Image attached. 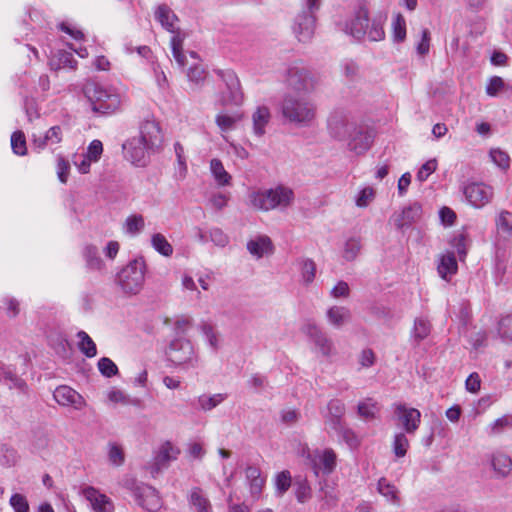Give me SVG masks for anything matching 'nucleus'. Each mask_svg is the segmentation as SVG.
I'll return each mask as SVG.
<instances>
[{
    "instance_id": "obj_1",
    "label": "nucleus",
    "mask_w": 512,
    "mask_h": 512,
    "mask_svg": "<svg viewBox=\"0 0 512 512\" xmlns=\"http://www.w3.org/2000/svg\"><path fill=\"white\" fill-rule=\"evenodd\" d=\"M162 141L159 123L155 120H145L140 126L139 135L127 139L122 144L124 158L134 166L145 167L150 154L160 148Z\"/></svg>"
},
{
    "instance_id": "obj_2",
    "label": "nucleus",
    "mask_w": 512,
    "mask_h": 512,
    "mask_svg": "<svg viewBox=\"0 0 512 512\" xmlns=\"http://www.w3.org/2000/svg\"><path fill=\"white\" fill-rule=\"evenodd\" d=\"M385 21V14H378L370 19L367 2L359 1L353 16L339 25L342 31L357 41L367 38L369 41L377 42L385 38Z\"/></svg>"
},
{
    "instance_id": "obj_3",
    "label": "nucleus",
    "mask_w": 512,
    "mask_h": 512,
    "mask_svg": "<svg viewBox=\"0 0 512 512\" xmlns=\"http://www.w3.org/2000/svg\"><path fill=\"white\" fill-rule=\"evenodd\" d=\"M283 119L296 127H309L316 118V105L308 98L287 93L281 102Z\"/></svg>"
},
{
    "instance_id": "obj_4",
    "label": "nucleus",
    "mask_w": 512,
    "mask_h": 512,
    "mask_svg": "<svg viewBox=\"0 0 512 512\" xmlns=\"http://www.w3.org/2000/svg\"><path fill=\"white\" fill-rule=\"evenodd\" d=\"M294 192L291 188L279 185L270 189H259L249 194L250 205L260 211H284L294 202Z\"/></svg>"
},
{
    "instance_id": "obj_5",
    "label": "nucleus",
    "mask_w": 512,
    "mask_h": 512,
    "mask_svg": "<svg viewBox=\"0 0 512 512\" xmlns=\"http://www.w3.org/2000/svg\"><path fill=\"white\" fill-rule=\"evenodd\" d=\"M83 92L96 115H110L120 108L121 97L112 88L91 81L84 85Z\"/></svg>"
},
{
    "instance_id": "obj_6",
    "label": "nucleus",
    "mask_w": 512,
    "mask_h": 512,
    "mask_svg": "<svg viewBox=\"0 0 512 512\" xmlns=\"http://www.w3.org/2000/svg\"><path fill=\"white\" fill-rule=\"evenodd\" d=\"M167 361L170 366L187 372L200 365V357L192 342L185 337L174 338L166 349Z\"/></svg>"
},
{
    "instance_id": "obj_7",
    "label": "nucleus",
    "mask_w": 512,
    "mask_h": 512,
    "mask_svg": "<svg viewBox=\"0 0 512 512\" xmlns=\"http://www.w3.org/2000/svg\"><path fill=\"white\" fill-rule=\"evenodd\" d=\"M146 264L143 258L130 261L117 274V284L128 295L138 294L144 285Z\"/></svg>"
},
{
    "instance_id": "obj_8",
    "label": "nucleus",
    "mask_w": 512,
    "mask_h": 512,
    "mask_svg": "<svg viewBox=\"0 0 512 512\" xmlns=\"http://www.w3.org/2000/svg\"><path fill=\"white\" fill-rule=\"evenodd\" d=\"M124 487L129 490L139 506L148 512H157L161 509L163 502L158 491L145 483L138 482L134 478L124 481Z\"/></svg>"
},
{
    "instance_id": "obj_9",
    "label": "nucleus",
    "mask_w": 512,
    "mask_h": 512,
    "mask_svg": "<svg viewBox=\"0 0 512 512\" xmlns=\"http://www.w3.org/2000/svg\"><path fill=\"white\" fill-rule=\"evenodd\" d=\"M320 0H305L304 9L297 14L292 26L293 33L300 42H308L315 31V12L320 8Z\"/></svg>"
},
{
    "instance_id": "obj_10",
    "label": "nucleus",
    "mask_w": 512,
    "mask_h": 512,
    "mask_svg": "<svg viewBox=\"0 0 512 512\" xmlns=\"http://www.w3.org/2000/svg\"><path fill=\"white\" fill-rule=\"evenodd\" d=\"M286 84L295 92L310 93L314 90L316 81L307 68L293 65L287 69Z\"/></svg>"
},
{
    "instance_id": "obj_11",
    "label": "nucleus",
    "mask_w": 512,
    "mask_h": 512,
    "mask_svg": "<svg viewBox=\"0 0 512 512\" xmlns=\"http://www.w3.org/2000/svg\"><path fill=\"white\" fill-rule=\"evenodd\" d=\"M329 134L337 140H346L356 128L350 114L343 109H335L327 120Z\"/></svg>"
},
{
    "instance_id": "obj_12",
    "label": "nucleus",
    "mask_w": 512,
    "mask_h": 512,
    "mask_svg": "<svg viewBox=\"0 0 512 512\" xmlns=\"http://www.w3.org/2000/svg\"><path fill=\"white\" fill-rule=\"evenodd\" d=\"M463 193L467 201L475 208H482L493 198V188L482 182L469 183Z\"/></svg>"
},
{
    "instance_id": "obj_13",
    "label": "nucleus",
    "mask_w": 512,
    "mask_h": 512,
    "mask_svg": "<svg viewBox=\"0 0 512 512\" xmlns=\"http://www.w3.org/2000/svg\"><path fill=\"white\" fill-rule=\"evenodd\" d=\"M336 461V453L330 448L315 450L311 455V465L317 477L331 474L336 468Z\"/></svg>"
},
{
    "instance_id": "obj_14",
    "label": "nucleus",
    "mask_w": 512,
    "mask_h": 512,
    "mask_svg": "<svg viewBox=\"0 0 512 512\" xmlns=\"http://www.w3.org/2000/svg\"><path fill=\"white\" fill-rule=\"evenodd\" d=\"M395 417L407 434H414L421 422V413L416 408L407 407L405 404L394 405Z\"/></svg>"
},
{
    "instance_id": "obj_15",
    "label": "nucleus",
    "mask_w": 512,
    "mask_h": 512,
    "mask_svg": "<svg viewBox=\"0 0 512 512\" xmlns=\"http://www.w3.org/2000/svg\"><path fill=\"white\" fill-rule=\"evenodd\" d=\"M302 331L323 356L329 357L332 355L333 343L331 339L316 324L308 322L303 326Z\"/></svg>"
},
{
    "instance_id": "obj_16",
    "label": "nucleus",
    "mask_w": 512,
    "mask_h": 512,
    "mask_svg": "<svg viewBox=\"0 0 512 512\" xmlns=\"http://www.w3.org/2000/svg\"><path fill=\"white\" fill-rule=\"evenodd\" d=\"M217 74L219 77H221L227 88V96H223V103H232L235 105L241 104L243 94L240 88V81L235 72L229 69L218 70Z\"/></svg>"
},
{
    "instance_id": "obj_17",
    "label": "nucleus",
    "mask_w": 512,
    "mask_h": 512,
    "mask_svg": "<svg viewBox=\"0 0 512 512\" xmlns=\"http://www.w3.org/2000/svg\"><path fill=\"white\" fill-rule=\"evenodd\" d=\"M83 496L90 503L93 511L95 512H113L114 504L112 500L101 493L93 486H87L82 490Z\"/></svg>"
},
{
    "instance_id": "obj_18",
    "label": "nucleus",
    "mask_w": 512,
    "mask_h": 512,
    "mask_svg": "<svg viewBox=\"0 0 512 512\" xmlns=\"http://www.w3.org/2000/svg\"><path fill=\"white\" fill-rule=\"evenodd\" d=\"M55 401L66 407H73L76 410H80L85 405L84 398L74 389L69 386L61 385L57 387L53 393Z\"/></svg>"
},
{
    "instance_id": "obj_19",
    "label": "nucleus",
    "mask_w": 512,
    "mask_h": 512,
    "mask_svg": "<svg viewBox=\"0 0 512 512\" xmlns=\"http://www.w3.org/2000/svg\"><path fill=\"white\" fill-rule=\"evenodd\" d=\"M179 454V448L174 446L170 441L164 442L154 456L152 472L158 473L162 469L168 467L169 463L176 460Z\"/></svg>"
},
{
    "instance_id": "obj_20",
    "label": "nucleus",
    "mask_w": 512,
    "mask_h": 512,
    "mask_svg": "<svg viewBox=\"0 0 512 512\" xmlns=\"http://www.w3.org/2000/svg\"><path fill=\"white\" fill-rule=\"evenodd\" d=\"M347 139L351 151L356 154H363L370 148L373 142V134L368 130L356 127Z\"/></svg>"
},
{
    "instance_id": "obj_21",
    "label": "nucleus",
    "mask_w": 512,
    "mask_h": 512,
    "mask_svg": "<svg viewBox=\"0 0 512 512\" xmlns=\"http://www.w3.org/2000/svg\"><path fill=\"white\" fill-rule=\"evenodd\" d=\"M247 251L256 259H260L274 252L272 240L267 235H257L248 240L246 244Z\"/></svg>"
},
{
    "instance_id": "obj_22",
    "label": "nucleus",
    "mask_w": 512,
    "mask_h": 512,
    "mask_svg": "<svg viewBox=\"0 0 512 512\" xmlns=\"http://www.w3.org/2000/svg\"><path fill=\"white\" fill-rule=\"evenodd\" d=\"M189 508L193 512H213L211 501L206 492L198 487H192L187 494Z\"/></svg>"
},
{
    "instance_id": "obj_23",
    "label": "nucleus",
    "mask_w": 512,
    "mask_h": 512,
    "mask_svg": "<svg viewBox=\"0 0 512 512\" xmlns=\"http://www.w3.org/2000/svg\"><path fill=\"white\" fill-rule=\"evenodd\" d=\"M490 465L497 479L507 478L512 471V459L502 451H495L490 455Z\"/></svg>"
},
{
    "instance_id": "obj_24",
    "label": "nucleus",
    "mask_w": 512,
    "mask_h": 512,
    "mask_svg": "<svg viewBox=\"0 0 512 512\" xmlns=\"http://www.w3.org/2000/svg\"><path fill=\"white\" fill-rule=\"evenodd\" d=\"M422 216V207L418 203H413L405 207L402 212L394 217V224L398 229L410 227L418 222Z\"/></svg>"
},
{
    "instance_id": "obj_25",
    "label": "nucleus",
    "mask_w": 512,
    "mask_h": 512,
    "mask_svg": "<svg viewBox=\"0 0 512 512\" xmlns=\"http://www.w3.org/2000/svg\"><path fill=\"white\" fill-rule=\"evenodd\" d=\"M62 137V128L60 126H53L43 136L33 135L32 143L39 152L48 146L59 144L62 141Z\"/></svg>"
},
{
    "instance_id": "obj_26",
    "label": "nucleus",
    "mask_w": 512,
    "mask_h": 512,
    "mask_svg": "<svg viewBox=\"0 0 512 512\" xmlns=\"http://www.w3.org/2000/svg\"><path fill=\"white\" fill-rule=\"evenodd\" d=\"M245 475L251 496L254 499H258L265 485V477L262 476L260 469L256 466H248L245 470Z\"/></svg>"
},
{
    "instance_id": "obj_27",
    "label": "nucleus",
    "mask_w": 512,
    "mask_h": 512,
    "mask_svg": "<svg viewBox=\"0 0 512 512\" xmlns=\"http://www.w3.org/2000/svg\"><path fill=\"white\" fill-rule=\"evenodd\" d=\"M437 271L439 276L445 281H449L457 273L458 264L453 252H447L439 258Z\"/></svg>"
},
{
    "instance_id": "obj_28",
    "label": "nucleus",
    "mask_w": 512,
    "mask_h": 512,
    "mask_svg": "<svg viewBox=\"0 0 512 512\" xmlns=\"http://www.w3.org/2000/svg\"><path fill=\"white\" fill-rule=\"evenodd\" d=\"M271 120V113L268 107L259 106L252 114L253 133L262 137L266 133V126Z\"/></svg>"
},
{
    "instance_id": "obj_29",
    "label": "nucleus",
    "mask_w": 512,
    "mask_h": 512,
    "mask_svg": "<svg viewBox=\"0 0 512 512\" xmlns=\"http://www.w3.org/2000/svg\"><path fill=\"white\" fill-rule=\"evenodd\" d=\"M154 16L165 30L174 33L175 22L178 21V17L168 5H159L155 10Z\"/></svg>"
},
{
    "instance_id": "obj_30",
    "label": "nucleus",
    "mask_w": 512,
    "mask_h": 512,
    "mask_svg": "<svg viewBox=\"0 0 512 512\" xmlns=\"http://www.w3.org/2000/svg\"><path fill=\"white\" fill-rule=\"evenodd\" d=\"M210 172L218 186L231 185L232 176L226 171L220 159L213 158L210 161Z\"/></svg>"
},
{
    "instance_id": "obj_31",
    "label": "nucleus",
    "mask_w": 512,
    "mask_h": 512,
    "mask_svg": "<svg viewBox=\"0 0 512 512\" xmlns=\"http://www.w3.org/2000/svg\"><path fill=\"white\" fill-rule=\"evenodd\" d=\"M431 332V323L426 317H417L414 320L413 329L411 331L412 340L418 345L426 339Z\"/></svg>"
},
{
    "instance_id": "obj_32",
    "label": "nucleus",
    "mask_w": 512,
    "mask_h": 512,
    "mask_svg": "<svg viewBox=\"0 0 512 512\" xmlns=\"http://www.w3.org/2000/svg\"><path fill=\"white\" fill-rule=\"evenodd\" d=\"M328 322L336 327H341L350 318V310L343 306H332L326 312Z\"/></svg>"
},
{
    "instance_id": "obj_33",
    "label": "nucleus",
    "mask_w": 512,
    "mask_h": 512,
    "mask_svg": "<svg viewBox=\"0 0 512 512\" xmlns=\"http://www.w3.org/2000/svg\"><path fill=\"white\" fill-rule=\"evenodd\" d=\"M83 257L85 259L86 266L90 270L100 271L104 267V263L99 255V251L96 246H85L83 249Z\"/></svg>"
},
{
    "instance_id": "obj_34",
    "label": "nucleus",
    "mask_w": 512,
    "mask_h": 512,
    "mask_svg": "<svg viewBox=\"0 0 512 512\" xmlns=\"http://www.w3.org/2000/svg\"><path fill=\"white\" fill-rule=\"evenodd\" d=\"M152 248L164 257H171L173 254V246L168 242L167 238L162 233H154L151 236Z\"/></svg>"
},
{
    "instance_id": "obj_35",
    "label": "nucleus",
    "mask_w": 512,
    "mask_h": 512,
    "mask_svg": "<svg viewBox=\"0 0 512 512\" xmlns=\"http://www.w3.org/2000/svg\"><path fill=\"white\" fill-rule=\"evenodd\" d=\"M320 498L326 508L334 507L338 501V494L334 486L330 485L326 480L320 482Z\"/></svg>"
},
{
    "instance_id": "obj_36",
    "label": "nucleus",
    "mask_w": 512,
    "mask_h": 512,
    "mask_svg": "<svg viewBox=\"0 0 512 512\" xmlns=\"http://www.w3.org/2000/svg\"><path fill=\"white\" fill-rule=\"evenodd\" d=\"M377 490L389 502H391L395 505H399L400 499L398 497V490L386 478L379 479L378 484H377Z\"/></svg>"
},
{
    "instance_id": "obj_37",
    "label": "nucleus",
    "mask_w": 512,
    "mask_h": 512,
    "mask_svg": "<svg viewBox=\"0 0 512 512\" xmlns=\"http://www.w3.org/2000/svg\"><path fill=\"white\" fill-rule=\"evenodd\" d=\"M512 428V414H506L496 419L486 428L489 436H496L503 433L505 430Z\"/></svg>"
},
{
    "instance_id": "obj_38",
    "label": "nucleus",
    "mask_w": 512,
    "mask_h": 512,
    "mask_svg": "<svg viewBox=\"0 0 512 512\" xmlns=\"http://www.w3.org/2000/svg\"><path fill=\"white\" fill-rule=\"evenodd\" d=\"M361 247H362V245H361L360 238H358V237L348 238L345 241L344 246H343L342 257L346 261H349V262L354 261L357 258V256L359 255Z\"/></svg>"
},
{
    "instance_id": "obj_39",
    "label": "nucleus",
    "mask_w": 512,
    "mask_h": 512,
    "mask_svg": "<svg viewBox=\"0 0 512 512\" xmlns=\"http://www.w3.org/2000/svg\"><path fill=\"white\" fill-rule=\"evenodd\" d=\"M77 337L79 339L80 351L88 358L96 356L97 348L92 338L82 330L77 333Z\"/></svg>"
},
{
    "instance_id": "obj_40",
    "label": "nucleus",
    "mask_w": 512,
    "mask_h": 512,
    "mask_svg": "<svg viewBox=\"0 0 512 512\" xmlns=\"http://www.w3.org/2000/svg\"><path fill=\"white\" fill-rule=\"evenodd\" d=\"M241 120L240 114L220 113L216 116V124L222 132H228L235 129L236 124Z\"/></svg>"
},
{
    "instance_id": "obj_41",
    "label": "nucleus",
    "mask_w": 512,
    "mask_h": 512,
    "mask_svg": "<svg viewBox=\"0 0 512 512\" xmlns=\"http://www.w3.org/2000/svg\"><path fill=\"white\" fill-rule=\"evenodd\" d=\"M145 227L144 217L140 214L129 216L124 223L125 232L131 236H136L143 231Z\"/></svg>"
},
{
    "instance_id": "obj_42",
    "label": "nucleus",
    "mask_w": 512,
    "mask_h": 512,
    "mask_svg": "<svg viewBox=\"0 0 512 512\" xmlns=\"http://www.w3.org/2000/svg\"><path fill=\"white\" fill-rule=\"evenodd\" d=\"M226 398L225 394L201 395L198 397L199 408L203 411H210L222 403Z\"/></svg>"
},
{
    "instance_id": "obj_43",
    "label": "nucleus",
    "mask_w": 512,
    "mask_h": 512,
    "mask_svg": "<svg viewBox=\"0 0 512 512\" xmlns=\"http://www.w3.org/2000/svg\"><path fill=\"white\" fill-rule=\"evenodd\" d=\"M392 38L397 43L403 42L406 38V21L400 13H397L392 21Z\"/></svg>"
},
{
    "instance_id": "obj_44",
    "label": "nucleus",
    "mask_w": 512,
    "mask_h": 512,
    "mask_svg": "<svg viewBox=\"0 0 512 512\" xmlns=\"http://www.w3.org/2000/svg\"><path fill=\"white\" fill-rule=\"evenodd\" d=\"M0 383H4L9 388H21L24 385V382L13 371L2 364H0Z\"/></svg>"
},
{
    "instance_id": "obj_45",
    "label": "nucleus",
    "mask_w": 512,
    "mask_h": 512,
    "mask_svg": "<svg viewBox=\"0 0 512 512\" xmlns=\"http://www.w3.org/2000/svg\"><path fill=\"white\" fill-rule=\"evenodd\" d=\"M409 441L403 432L396 433L393 439L392 448L396 457L402 458L406 455Z\"/></svg>"
},
{
    "instance_id": "obj_46",
    "label": "nucleus",
    "mask_w": 512,
    "mask_h": 512,
    "mask_svg": "<svg viewBox=\"0 0 512 512\" xmlns=\"http://www.w3.org/2000/svg\"><path fill=\"white\" fill-rule=\"evenodd\" d=\"M11 148L12 151L19 156H24L27 153L26 139L22 131L18 130L12 133Z\"/></svg>"
},
{
    "instance_id": "obj_47",
    "label": "nucleus",
    "mask_w": 512,
    "mask_h": 512,
    "mask_svg": "<svg viewBox=\"0 0 512 512\" xmlns=\"http://www.w3.org/2000/svg\"><path fill=\"white\" fill-rule=\"evenodd\" d=\"M301 265V277L305 284H310L315 279L316 274V265L311 259H302L300 262Z\"/></svg>"
},
{
    "instance_id": "obj_48",
    "label": "nucleus",
    "mask_w": 512,
    "mask_h": 512,
    "mask_svg": "<svg viewBox=\"0 0 512 512\" xmlns=\"http://www.w3.org/2000/svg\"><path fill=\"white\" fill-rule=\"evenodd\" d=\"M489 156L491 161L502 170H506L510 167V157L505 151L499 148H493L490 150Z\"/></svg>"
},
{
    "instance_id": "obj_49",
    "label": "nucleus",
    "mask_w": 512,
    "mask_h": 512,
    "mask_svg": "<svg viewBox=\"0 0 512 512\" xmlns=\"http://www.w3.org/2000/svg\"><path fill=\"white\" fill-rule=\"evenodd\" d=\"M377 410V403L370 398L360 402L357 406L359 416L364 419H373Z\"/></svg>"
},
{
    "instance_id": "obj_50",
    "label": "nucleus",
    "mask_w": 512,
    "mask_h": 512,
    "mask_svg": "<svg viewBox=\"0 0 512 512\" xmlns=\"http://www.w3.org/2000/svg\"><path fill=\"white\" fill-rule=\"evenodd\" d=\"M375 198V191L372 187L361 189L355 197V204L359 208H366Z\"/></svg>"
},
{
    "instance_id": "obj_51",
    "label": "nucleus",
    "mask_w": 512,
    "mask_h": 512,
    "mask_svg": "<svg viewBox=\"0 0 512 512\" xmlns=\"http://www.w3.org/2000/svg\"><path fill=\"white\" fill-rule=\"evenodd\" d=\"M97 366L100 373L107 378L113 377L118 374L117 365L108 357L100 358Z\"/></svg>"
},
{
    "instance_id": "obj_52",
    "label": "nucleus",
    "mask_w": 512,
    "mask_h": 512,
    "mask_svg": "<svg viewBox=\"0 0 512 512\" xmlns=\"http://www.w3.org/2000/svg\"><path fill=\"white\" fill-rule=\"evenodd\" d=\"M291 486V475L287 470L279 472L275 477V488L278 495H283Z\"/></svg>"
},
{
    "instance_id": "obj_53",
    "label": "nucleus",
    "mask_w": 512,
    "mask_h": 512,
    "mask_svg": "<svg viewBox=\"0 0 512 512\" xmlns=\"http://www.w3.org/2000/svg\"><path fill=\"white\" fill-rule=\"evenodd\" d=\"M496 227L503 233H512V213L509 211H501L496 219Z\"/></svg>"
},
{
    "instance_id": "obj_54",
    "label": "nucleus",
    "mask_w": 512,
    "mask_h": 512,
    "mask_svg": "<svg viewBox=\"0 0 512 512\" xmlns=\"http://www.w3.org/2000/svg\"><path fill=\"white\" fill-rule=\"evenodd\" d=\"M9 504L14 512H30L27 498L20 493H14L10 497Z\"/></svg>"
},
{
    "instance_id": "obj_55",
    "label": "nucleus",
    "mask_w": 512,
    "mask_h": 512,
    "mask_svg": "<svg viewBox=\"0 0 512 512\" xmlns=\"http://www.w3.org/2000/svg\"><path fill=\"white\" fill-rule=\"evenodd\" d=\"M209 240L218 247H226L229 243V236L220 228L214 227L208 231Z\"/></svg>"
},
{
    "instance_id": "obj_56",
    "label": "nucleus",
    "mask_w": 512,
    "mask_h": 512,
    "mask_svg": "<svg viewBox=\"0 0 512 512\" xmlns=\"http://www.w3.org/2000/svg\"><path fill=\"white\" fill-rule=\"evenodd\" d=\"M498 332L502 339L512 341V315H506L500 319Z\"/></svg>"
},
{
    "instance_id": "obj_57",
    "label": "nucleus",
    "mask_w": 512,
    "mask_h": 512,
    "mask_svg": "<svg viewBox=\"0 0 512 512\" xmlns=\"http://www.w3.org/2000/svg\"><path fill=\"white\" fill-rule=\"evenodd\" d=\"M437 161L436 159H430L425 162L417 172L416 178L419 182H424L428 177L436 170Z\"/></svg>"
},
{
    "instance_id": "obj_58",
    "label": "nucleus",
    "mask_w": 512,
    "mask_h": 512,
    "mask_svg": "<svg viewBox=\"0 0 512 512\" xmlns=\"http://www.w3.org/2000/svg\"><path fill=\"white\" fill-rule=\"evenodd\" d=\"M57 68H76L77 61L74 59L73 54L67 51H59L57 53Z\"/></svg>"
},
{
    "instance_id": "obj_59",
    "label": "nucleus",
    "mask_w": 512,
    "mask_h": 512,
    "mask_svg": "<svg viewBox=\"0 0 512 512\" xmlns=\"http://www.w3.org/2000/svg\"><path fill=\"white\" fill-rule=\"evenodd\" d=\"M200 330L202 334L204 335L208 345L213 349H218V338L217 334L215 333L213 327L210 324L203 323L200 326Z\"/></svg>"
},
{
    "instance_id": "obj_60",
    "label": "nucleus",
    "mask_w": 512,
    "mask_h": 512,
    "mask_svg": "<svg viewBox=\"0 0 512 512\" xmlns=\"http://www.w3.org/2000/svg\"><path fill=\"white\" fill-rule=\"evenodd\" d=\"M295 495L300 503H304L310 498L311 488L305 479L296 482Z\"/></svg>"
},
{
    "instance_id": "obj_61",
    "label": "nucleus",
    "mask_w": 512,
    "mask_h": 512,
    "mask_svg": "<svg viewBox=\"0 0 512 512\" xmlns=\"http://www.w3.org/2000/svg\"><path fill=\"white\" fill-rule=\"evenodd\" d=\"M103 152V144L100 140H93L87 147L85 152L86 158L92 160L93 162H97Z\"/></svg>"
},
{
    "instance_id": "obj_62",
    "label": "nucleus",
    "mask_w": 512,
    "mask_h": 512,
    "mask_svg": "<svg viewBox=\"0 0 512 512\" xmlns=\"http://www.w3.org/2000/svg\"><path fill=\"white\" fill-rule=\"evenodd\" d=\"M108 457L110 463L115 466H120L124 463V453L122 449L116 444H110Z\"/></svg>"
},
{
    "instance_id": "obj_63",
    "label": "nucleus",
    "mask_w": 512,
    "mask_h": 512,
    "mask_svg": "<svg viewBox=\"0 0 512 512\" xmlns=\"http://www.w3.org/2000/svg\"><path fill=\"white\" fill-rule=\"evenodd\" d=\"M341 67L344 75L350 80H354L359 74L358 64L351 59L344 60Z\"/></svg>"
},
{
    "instance_id": "obj_64",
    "label": "nucleus",
    "mask_w": 512,
    "mask_h": 512,
    "mask_svg": "<svg viewBox=\"0 0 512 512\" xmlns=\"http://www.w3.org/2000/svg\"><path fill=\"white\" fill-rule=\"evenodd\" d=\"M281 422L287 426H292L300 419V413L296 409H283L280 412Z\"/></svg>"
}]
</instances>
